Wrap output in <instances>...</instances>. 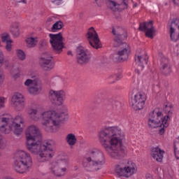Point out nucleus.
I'll use <instances>...</instances> for the list:
<instances>
[{
	"instance_id": "1",
	"label": "nucleus",
	"mask_w": 179,
	"mask_h": 179,
	"mask_svg": "<svg viewBox=\"0 0 179 179\" xmlns=\"http://www.w3.org/2000/svg\"><path fill=\"white\" fill-rule=\"evenodd\" d=\"M26 148L32 155H38L37 160L39 163L50 162L55 151L54 150V141L52 140L41 143V133L37 126L32 124L25 131Z\"/></svg>"
},
{
	"instance_id": "2",
	"label": "nucleus",
	"mask_w": 179,
	"mask_h": 179,
	"mask_svg": "<svg viewBox=\"0 0 179 179\" xmlns=\"http://www.w3.org/2000/svg\"><path fill=\"white\" fill-rule=\"evenodd\" d=\"M99 142L106 153L113 159H120L124 153L122 141L125 134L121 128L115 126L101 130L99 133Z\"/></svg>"
},
{
	"instance_id": "3",
	"label": "nucleus",
	"mask_w": 179,
	"mask_h": 179,
	"mask_svg": "<svg viewBox=\"0 0 179 179\" xmlns=\"http://www.w3.org/2000/svg\"><path fill=\"white\" fill-rule=\"evenodd\" d=\"M40 118L43 129L46 132L55 134V132H57L61 124L69 118V115H68V109H66L64 112L50 110L42 112Z\"/></svg>"
},
{
	"instance_id": "4",
	"label": "nucleus",
	"mask_w": 179,
	"mask_h": 179,
	"mask_svg": "<svg viewBox=\"0 0 179 179\" xmlns=\"http://www.w3.org/2000/svg\"><path fill=\"white\" fill-rule=\"evenodd\" d=\"M112 34L114 36L113 47L119 48L113 55V59L115 62H124L127 61L131 54V47L127 43L122 42L127 40V31L121 27H113Z\"/></svg>"
},
{
	"instance_id": "5",
	"label": "nucleus",
	"mask_w": 179,
	"mask_h": 179,
	"mask_svg": "<svg viewBox=\"0 0 179 179\" xmlns=\"http://www.w3.org/2000/svg\"><path fill=\"white\" fill-rule=\"evenodd\" d=\"M106 164L104 152L99 148L89 150L84 157L83 166L88 171H99Z\"/></svg>"
},
{
	"instance_id": "6",
	"label": "nucleus",
	"mask_w": 179,
	"mask_h": 179,
	"mask_svg": "<svg viewBox=\"0 0 179 179\" xmlns=\"http://www.w3.org/2000/svg\"><path fill=\"white\" fill-rule=\"evenodd\" d=\"M23 124L24 120L22 116H17L10 121L9 115H0V131L3 134H9L12 131L15 135H20L23 132Z\"/></svg>"
},
{
	"instance_id": "7",
	"label": "nucleus",
	"mask_w": 179,
	"mask_h": 179,
	"mask_svg": "<svg viewBox=\"0 0 179 179\" xmlns=\"http://www.w3.org/2000/svg\"><path fill=\"white\" fill-rule=\"evenodd\" d=\"M15 161L13 164V169L19 174H24L30 171L33 159L29 152L24 150L17 151L15 154Z\"/></svg>"
},
{
	"instance_id": "8",
	"label": "nucleus",
	"mask_w": 179,
	"mask_h": 179,
	"mask_svg": "<svg viewBox=\"0 0 179 179\" xmlns=\"http://www.w3.org/2000/svg\"><path fill=\"white\" fill-rule=\"evenodd\" d=\"M169 120H170L169 115L164 116L163 118L162 112L157 110V109H155L150 113L148 125L150 128H159V134L163 135L164 134V128L169 127V123L167 122Z\"/></svg>"
},
{
	"instance_id": "9",
	"label": "nucleus",
	"mask_w": 179,
	"mask_h": 179,
	"mask_svg": "<svg viewBox=\"0 0 179 179\" xmlns=\"http://www.w3.org/2000/svg\"><path fill=\"white\" fill-rule=\"evenodd\" d=\"M24 85L27 87V92L29 94H32L33 96L40 94L41 90H43V84L38 78L27 79L24 83Z\"/></svg>"
},
{
	"instance_id": "10",
	"label": "nucleus",
	"mask_w": 179,
	"mask_h": 179,
	"mask_svg": "<svg viewBox=\"0 0 179 179\" xmlns=\"http://www.w3.org/2000/svg\"><path fill=\"white\" fill-rule=\"evenodd\" d=\"M49 37L50 43L52 45L53 51L57 53L62 52V49L64 47L62 34L61 32L57 34H50Z\"/></svg>"
},
{
	"instance_id": "11",
	"label": "nucleus",
	"mask_w": 179,
	"mask_h": 179,
	"mask_svg": "<svg viewBox=\"0 0 179 179\" xmlns=\"http://www.w3.org/2000/svg\"><path fill=\"white\" fill-rule=\"evenodd\" d=\"M76 59L78 64L80 65H86L89 64L92 59V53L87 49L82 46H78L76 50Z\"/></svg>"
},
{
	"instance_id": "12",
	"label": "nucleus",
	"mask_w": 179,
	"mask_h": 179,
	"mask_svg": "<svg viewBox=\"0 0 179 179\" xmlns=\"http://www.w3.org/2000/svg\"><path fill=\"white\" fill-rule=\"evenodd\" d=\"M116 174L120 177H131L135 173V164L131 162L124 166L122 164L117 165L115 169Z\"/></svg>"
},
{
	"instance_id": "13",
	"label": "nucleus",
	"mask_w": 179,
	"mask_h": 179,
	"mask_svg": "<svg viewBox=\"0 0 179 179\" xmlns=\"http://www.w3.org/2000/svg\"><path fill=\"white\" fill-rule=\"evenodd\" d=\"M66 97V94L64 90L55 91L51 90L49 92V99L54 106H62Z\"/></svg>"
},
{
	"instance_id": "14",
	"label": "nucleus",
	"mask_w": 179,
	"mask_h": 179,
	"mask_svg": "<svg viewBox=\"0 0 179 179\" xmlns=\"http://www.w3.org/2000/svg\"><path fill=\"white\" fill-rule=\"evenodd\" d=\"M141 51L142 50H139L136 51V70L137 76L139 78L142 76V71H143V68H145V65L148 64V57L146 56H143L141 55Z\"/></svg>"
},
{
	"instance_id": "15",
	"label": "nucleus",
	"mask_w": 179,
	"mask_h": 179,
	"mask_svg": "<svg viewBox=\"0 0 179 179\" xmlns=\"http://www.w3.org/2000/svg\"><path fill=\"white\" fill-rule=\"evenodd\" d=\"M87 38L89 41L91 46L93 47V48H101V43H100V39L99 38V34H97V32L96 30H94V27H91L88 29L87 33Z\"/></svg>"
},
{
	"instance_id": "16",
	"label": "nucleus",
	"mask_w": 179,
	"mask_h": 179,
	"mask_svg": "<svg viewBox=\"0 0 179 179\" xmlns=\"http://www.w3.org/2000/svg\"><path fill=\"white\" fill-rule=\"evenodd\" d=\"M26 99H24V96L20 92H15L11 98V103L17 111H20L23 110L26 106Z\"/></svg>"
},
{
	"instance_id": "17",
	"label": "nucleus",
	"mask_w": 179,
	"mask_h": 179,
	"mask_svg": "<svg viewBox=\"0 0 179 179\" xmlns=\"http://www.w3.org/2000/svg\"><path fill=\"white\" fill-rule=\"evenodd\" d=\"M41 66L43 71H51L54 68L52 56L48 52H44L41 57Z\"/></svg>"
},
{
	"instance_id": "18",
	"label": "nucleus",
	"mask_w": 179,
	"mask_h": 179,
	"mask_svg": "<svg viewBox=\"0 0 179 179\" xmlns=\"http://www.w3.org/2000/svg\"><path fill=\"white\" fill-rule=\"evenodd\" d=\"M108 7L113 12L127 9V5L125 0H107Z\"/></svg>"
},
{
	"instance_id": "19",
	"label": "nucleus",
	"mask_w": 179,
	"mask_h": 179,
	"mask_svg": "<svg viewBox=\"0 0 179 179\" xmlns=\"http://www.w3.org/2000/svg\"><path fill=\"white\" fill-rule=\"evenodd\" d=\"M138 29L141 31H145V36L149 38H153V33H156L155 27H153V21L141 23Z\"/></svg>"
},
{
	"instance_id": "20",
	"label": "nucleus",
	"mask_w": 179,
	"mask_h": 179,
	"mask_svg": "<svg viewBox=\"0 0 179 179\" xmlns=\"http://www.w3.org/2000/svg\"><path fill=\"white\" fill-rule=\"evenodd\" d=\"M161 71L165 76L171 73V67L167 57H163L161 59Z\"/></svg>"
},
{
	"instance_id": "21",
	"label": "nucleus",
	"mask_w": 179,
	"mask_h": 179,
	"mask_svg": "<svg viewBox=\"0 0 179 179\" xmlns=\"http://www.w3.org/2000/svg\"><path fill=\"white\" fill-rule=\"evenodd\" d=\"M164 155V152L159 147L152 148L151 150V156L152 159L159 163H162L163 161Z\"/></svg>"
},
{
	"instance_id": "22",
	"label": "nucleus",
	"mask_w": 179,
	"mask_h": 179,
	"mask_svg": "<svg viewBox=\"0 0 179 179\" xmlns=\"http://www.w3.org/2000/svg\"><path fill=\"white\" fill-rule=\"evenodd\" d=\"M49 169L52 173L54 176H57V177H62L65 174V171H66V166H63L59 169L57 163L52 164Z\"/></svg>"
},
{
	"instance_id": "23",
	"label": "nucleus",
	"mask_w": 179,
	"mask_h": 179,
	"mask_svg": "<svg viewBox=\"0 0 179 179\" xmlns=\"http://www.w3.org/2000/svg\"><path fill=\"white\" fill-rule=\"evenodd\" d=\"M135 99L137 110H142L143 108V106H145V101L146 100V98H145V95L140 92L135 95Z\"/></svg>"
},
{
	"instance_id": "24",
	"label": "nucleus",
	"mask_w": 179,
	"mask_h": 179,
	"mask_svg": "<svg viewBox=\"0 0 179 179\" xmlns=\"http://www.w3.org/2000/svg\"><path fill=\"white\" fill-rule=\"evenodd\" d=\"M27 115L31 121H38L40 116L38 115V109L34 107H29L27 109Z\"/></svg>"
},
{
	"instance_id": "25",
	"label": "nucleus",
	"mask_w": 179,
	"mask_h": 179,
	"mask_svg": "<svg viewBox=\"0 0 179 179\" xmlns=\"http://www.w3.org/2000/svg\"><path fill=\"white\" fill-rule=\"evenodd\" d=\"M3 65L6 68H10L12 64L8 59L5 58L3 52L0 50V68L3 66Z\"/></svg>"
},
{
	"instance_id": "26",
	"label": "nucleus",
	"mask_w": 179,
	"mask_h": 179,
	"mask_svg": "<svg viewBox=\"0 0 179 179\" xmlns=\"http://www.w3.org/2000/svg\"><path fill=\"white\" fill-rule=\"evenodd\" d=\"M19 26L20 24L18 22H14L10 26V31L12 33L13 36H14V37H19L20 34Z\"/></svg>"
},
{
	"instance_id": "27",
	"label": "nucleus",
	"mask_w": 179,
	"mask_h": 179,
	"mask_svg": "<svg viewBox=\"0 0 179 179\" xmlns=\"http://www.w3.org/2000/svg\"><path fill=\"white\" fill-rule=\"evenodd\" d=\"M170 31L171 33V36L173 37V33L176 31V30H179V19L174 18L172 20L171 24H169Z\"/></svg>"
},
{
	"instance_id": "28",
	"label": "nucleus",
	"mask_w": 179,
	"mask_h": 179,
	"mask_svg": "<svg viewBox=\"0 0 179 179\" xmlns=\"http://www.w3.org/2000/svg\"><path fill=\"white\" fill-rule=\"evenodd\" d=\"M66 142L69 146H74V145H76L77 142L76 136L72 133L67 134L66 136Z\"/></svg>"
},
{
	"instance_id": "29",
	"label": "nucleus",
	"mask_w": 179,
	"mask_h": 179,
	"mask_svg": "<svg viewBox=\"0 0 179 179\" xmlns=\"http://www.w3.org/2000/svg\"><path fill=\"white\" fill-rule=\"evenodd\" d=\"M26 43L29 48H33L37 45L38 43V38L37 37H29L26 39Z\"/></svg>"
},
{
	"instance_id": "30",
	"label": "nucleus",
	"mask_w": 179,
	"mask_h": 179,
	"mask_svg": "<svg viewBox=\"0 0 179 179\" xmlns=\"http://www.w3.org/2000/svg\"><path fill=\"white\" fill-rule=\"evenodd\" d=\"M122 74L121 73H118L116 74H112L108 78V83L110 85H113V83H115L116 80H120V79H122Z\"/></svg>"
},
{
	"instance_id": "31",
	"label": "nucleus",
	"mask_w": 179,
	"mask_h": 179,
	"mask_svg": "<svg viewBox=\"0 0 179 179\" xmlns=\"http://www.w3.org/2000/svg\"><path fill=\"white\" fill-rule=\"evenodd\" d=\"M64 27V22L62 21L59 20L53 24L52 27H51V31L55 33V31H58V30H61Z\"/></svg>"
},
{
	"instance_id": "32",
	"label": "nucleus",
	"mask_w": 179,
	"mask_h": 179,
	"mask_svg": "<svg viewBox=\"0 0 179 179\" xmlns=\"http://www.w3.org/2000/svg\"><path fill=\"white\" fill-rule=\"evenodd\" d=\"M135 94H134V91L129 93V106L132 107L134 109L135 108Z\"/></svg>"
},
{
	"instance_id": "33",
	"label": "nucleus",
	"mask_w": 179,
	"mask_h": 179,
	"mask_svg": "<svg viewBox=\"0 0 179 179\" xmlns=\"http://www.w3.org/2000/svg\"><path fill=\"white\" fill-rule=\"evenodd\" d=\"M17 57L20 59V61H24V59H26V53H24L22 50H17Z\"/></svg>"
},
{
	"instance_id": "34",
	"label": "nucleus",
	"mask_w": 179,
	"mask_h": 179,
	"mask_svg": "<svg viewBox=\"0 0 179 179\" xmlns=\"http://www.w3.org/2000/svg\"><path fill=\"white\" fill-rule=\"evenodd\" d=\"M174 152L177 160H179V142L174 143Z\"/></svg>"
},
{
	"instance_id": "35",
	"label": "nucleus",
	"mask_w": 179,
	"mask_h": 179,
	"mask_svg": "<svg viewBox=\"0 0 179 179\" xmlns=\"http://www.w3.org/2000/svg\"><path fill=\"white\" fill-rule=\"evenodd\" d=\"M1 41L3 43H12V40L9 38V34H3L1 35Z\"/></svg>"
},
{
	"instance_id": "36",
	"label": "nucleus",
	"mask_w": 179,
	"mask_h": 179,
	"mask_svg": "<svg viewBox=\"0 0 179 179\" xmlns=\"http://www.w3.org/2000/svg\"><path fill=\"white\" fill-rule=\"evenodd\" d=\"M68 163H69L68 159L64 158L59 161V164L60 167H66V166H68Z\"/></svg>"
},
{
	"instance_id": "37",
	"label": "nucleus",
	"mask_w": 179,
	"mask_h": 179,
	"mask_svg": "<svg viewBox=\"0 0 179 179\" xmlns=\"http://www.w3.org/2000/svg\"><path fill=\"white\" fill-rule=\"evenodd\" d=\"M112 106H113V110H117L118 107H120V102L117 101H113Z\"/></svg>"
},
{
	"instance_id": "38",
	"label": "nucleus",
	"mask_w": 179,
	"mask_h": 179,
	"mask_svg": "<svg viewBox=\"0 0 179 179\" xmlns=\"http://www.w3.org/2000/svg\"><path fill=\"white\" fill-rule=\"evenodd\" d=\"M5 107V98L3 96H0V110L1 108H3Z\"/></svg>"
},
{
	"instance_id": "39",
	"label": "nucleus",
	"mask_w": 179,
	"mask_h": 179,
	"mask_svg": "<svg viewBox=\"0 0 179 179\" xmlns=\"http://www.w3.org/2000/svg\"><path fill=\"white\" fill-rule=\"evenodd\" d=\"M6 51H12V42L6 43Z\"/></svg>"
},
{
	"instance_id": "40",
	"label": "nucleus",
	"mask_w": 179,
	"mask_h": 179,
	"mask_svg": "<svg viewBox=\"0 0 179 179\" xmlns=\"http://www.w3.org/2000/svg\"><path fill=\"white\" fill-rule=\"evenodd\" d=\"M145 179H153V176L150 173H146Z\"/></svg>"
},
{
	"instance_id": "41",
	"label": "nucleus",
	"mask_w": 179,
	"mask_h": 179,
	"mask_svg": "<svg viewBox=\"0 0 179 179\" xmlns=\"http://www.w3.org/2000/svg\"><path fill=\"white\" fill-rule=\"evenodd\" d=\"M173 4L175 5V6H178L179 7V0H172Z\"/></svg>"
},
{
	"instance_id": "42",
	"label": "nucleus",
	"mask_w": 179,
	"mask_h": 179,
	"mask_svg": "<svg viewBox=\"0 0 179 179\" xmlns=\"http://www.w3.org/2000/svg\"><path fill=\"white\" fill-rule=\"evenodd\" d=\"M13 77L15 78H19V73H16V74L13 75Z\"/></svg>"
},
{
	"instance_id": "43",
	"label": "nucleus",
	"mask_w": 179,
	"mask_h": 179,
	"mask_svg": "<svg viewBox=\"0 0 179 179\" xmlns=\"http://www.w3.org/2000/svg\"><path fill=\"white\" fill-rule=\"evenodd\" d=\"M68 55H71L72 57V52L71 51H68L67 52Z\"/></svg>"
},
{
	"instance_id": "44",
	"label": "nucleus",
	"mask_w": 179,
	"mask_h": 179,
	"mask_svg": "<svg viewBox=\"0 0 179 179\" xmlns=\"http://www.w3.org/2000/svg\"><path fill=\"white\" fill-rule=\"evenodd\" d=\"M0 83H2V74H0Z\"/></svg>"
},
{
	"instance_id": "45",
	"label": "nucleus",
	"mask_w": 179,
	"mask_h": 179,
	"mask_svg": "<svg viewBox=\"0 0 179 179\" xmlns=\"http://www.w3.org/2000/svg\"><path fill=\"white\" fill-rule=\"evenodd\" d=\"M48 22H52V19L49 18V19L48 20Z\"/></svg>"
},
{
	"instance_id": "46",
	"label": "nucleus",
	"mask_w": 179,
	"mask_h": 179,
	"mask_svg": "<svg viewBox=\"0 0 179 179\" xmlns=\"http://www.w3.org/2000/svg\"><path fill=\"white\" fill-rule=\"evenodd\" d=\"M59 79H60L59 77L56 78V80H59Z\"/></svg>"
},
{
	"instance_id": "47",
	"label": "nucleus",
	"mask_w": 179,
	"mask_h": 179,
	"mask_svg": "<svg viewBox=\"0 0 179 179\" xmlns=\"http://www.w3.org/2000/svg\"><path fill=\"white\" fill-rule=\"evenodd\" d=\"M169 115H170V114H173V112H170V110H169Z\"/></svg>"
},
{
	"instance_id": "48",
	"label": "nucleus",
	"mask_w": 179,
	"mask_h": 179,
	"mask_svg": "<svg viewBox=\"0 0 179 179\" xmlns=\"http://www.w3.org/2000/svg\"><path fill=\"white\" fill-rule=\"evenodd\" d=\"M167 107H169V106L166 105V106H165V108H167Z\"/></svg>"
},
{
	"instance_id": "49",
	"label": "nucleus",
	"mask_w": 179,
	"mask_h": 179,
	"mask_svg": "<svg viewBox=\"0 0 179 179\" xmlns=\"http://www.w3.org/2000/svg\"><path fill=\"white\" fill-rule=\"evenodd\" d=\"M43 43H45V41H43Z\"/></svg>"
},
{
	"instance_id": "50",
	"label": "nucleus",
	"mask_w": 179,
	"mask_h": 179,
	"mask_svg": "<svg viewBox=\"0 0 179 179\" xmlns=\"http://www.w3.org/2000/svg\"><path fill=\"white\" fill-rule=\"evenodd\" d=\"M0 45H1V41H0Z\"/></svg>"
}]
</instances>
